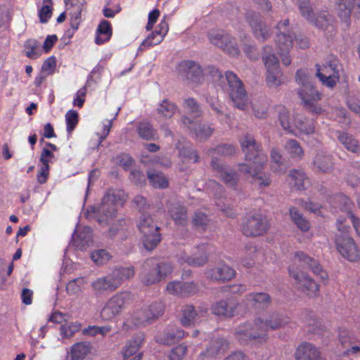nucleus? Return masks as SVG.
Masks as SVG:
<instances>
[{
  "label": "nucleus",
  "mask_w": 360,
  "mask_h": 360,
  "mask_svg": "<svg viewBox=\"0 0 360 360\" xmlns=\"http://www.w3.org/2000/svg\"><path fill=\"white\" fill-rule=\"evenodd\" d=\"M240 143L243 152L245 153V163L238 164V170L251 183L259 186H268L271 180L263 172L266 162V156L259 150V145L257 143L253 136L245 134L240 139Z\"/></svg>",
  "instance_id": "f257e3e1"
},
{
  "label": "nucleus",
  "mask_w": 360,
  "mask_h": 360,
  "mask_svg": "<svg viewBox=\"0 0 360 360\" xmlns=\"http://www.w3.org/2000/svg\"><path fill=\"white\" fill-rule=\"evenodd\" d=\"M290 319L273 311L256 318L252 324L246 323L238 327L236 335L240 341L248 340H266L269 330H278L288 324Z\"/></svg>",
  "instance_id": "f03ea898"
},
{
  "label": "nucleus",
  "mask_w": 360,
  "mask_h": 360,
  "mask_svg": "<svg viewBox=\"0 0 360 360\" xmlns=\"http://www.w3.org/2000/svg\"><path fill=\"white\" fill-rule=\"evenodd\" d=\"M295 81L298 85L297 93L305 108L315 112L321 113V108L319 101L322 98V94L314 86L311 78L305 70H298L295 75Z\"/></svg>",
  "instance_id": "7ed1b4c3"
},
{
  "label": "nucleus",
  "mask_w": 360,
  "mask_h": 360,
  "mask_svg": "<svg viewBox=\"0 0 360 360\" xmlns=\"http://www.w3.org/2000/svg\"><path fill=\"white\" fill-rule=\"evenodd\" d=\"M210 74L214 82L223 83L226 80L229 85V96L234 105L238 109L246 110L249 104L248 96L241 80L235 73L227 71L224 76L219 69L212 67L210 68Z\"/></svg>",
  "instance_id": "20e7f679"
},
{
  "label": "nucleus",
  "mask_w": 360,
  "mask_h": 360,
  "mask_svg": "<svg viewBox=\"0 0 360 360\" xmlns=\"http://www.w3.org/2000/svg\"><path fill=\"white\" fill-rule=\"evenodd\" d=\"M262 61L266 69L265 81L270 88H277L284 84L285 77L281 69L278 57L271 46L263 48Z\"/></svg>",
  "instance_id": "39448f33"
},
{
  "label": "nucleus",
  "mask_w": 360,
  "mask_h": 360,
  "mask_svg": "<svg viewBox=\"0 0 360 360\" xmlns=\"http://www.w3.org/2000/svg\"><path fill=\"white\" fill-rule=\"evenodd\" d=\"M126 198V194L122 191L112 189L108 191L98 207V223H107L109 220L114 219L118 207L123 205Z\"/></svg>",
  "instance_id": "423d86ee"
},
{
  "label": "nucleus",
  "mask_w": 360,
  "mask_h": 360,
  "mask_svg": "<svg viewBox=\"0 0 360 360\" xmlns=\"http://www.w3.org/2000/svg\"><path fill=\"white\" fill-rule=\"evenodd\" d=\"M344 220L337 221V228L340 234L336 235L335 245L340 254L349 262H356L360 257L359 250L354 240L347 233L350 227L343 224Z\"/></svg>",
  "instance_id": "0eeeda50"
},
{
  "label": "nucleus",
  "mask_w": 360,
  "mask_h": 360,
  "mask_svg": "<svg viewBox=\"0 0 360 360\" xmlns=\"http://www.w3.org/2000/svg\"><path fill=\"white\" fill-rule=\"evenodd\" d=\"M138 227L143 233V243L146 249L153 250L161 240L158 226L154 224L152 217L144 212L140 217Z\"/></svg>",
  "instance_id": "6e6552de"
},
{
  "label": "nucleus",
  "mask_w": 360,
  "mask_h": 360,
  "mask_svg": "<svg viewBox=\"0 0 360 360\" xmlns=\"http://www.w3.org/2000/svg\"><path fill=\"white\" fill-rule=\"evenodd\" d=\"M129 292H122L110 298L101 311V317L105 321H111L120 315L131 300Z\"/></svg>",
  "instance_id": "1a4fd4ad"
},
{
  "label": "nucleus",
  "mask_w": 360,
  "mask_h": 360,
  "mask_svg": "<svg viewBox=\"0 0 360 360\" xmlns=\"http://www.w3.org/2000/svg\"><path fill=\"white\" fill-rule=\"evenodd\" d=\"M289 274L294 279L297 288L304 292L310 297H317L319 292V285L314 279L308 276L305 272L299 271L294 266L289 268Z\"/></svg>",
  "instance_id": "9d476101"
},
{
  "label": "nucleus",
  "mask_w": 360,
  "mask_h": 360,
  "mask_svg": "<svg viewBox=\"0 0 360 360\" xmlns=\"http://www.w3.org/2000/svg\"><path fill=\"white\" fill-rule=\"evenodd\" d=\"M180 125L199 141L207 140L214 132V128L210 124L195 122L186 115L181 117Z\"/></svg>",
  "instance_id": "9b49d317"
},
{
  "label": "nucleus",
  "mask_w": 360,
  "mask_h": 360,
  "mask_svg": "<svg viewBox=\"0 0 360 360\" xmlns=\"http://www.w3.org/2000/svg\"><path fill=\"white\" fill-rule=\"evenodd\" d=\"M269 228L265 217L260 214L249 215L243 223L242 231L246 236H258L264 233Z\"/></svg>",
  "instance_id": "f8f14e48"
},
{
  "label": "nucleus",
  "mask_w": 360,
  "mask_h": 360,
  "mask_svg": "<svg viewBox=\"0 0 360 360\" xmlns=\"http://www.w3.org/2000/svg\"><path fill=\"white\" fill-rule=\"evenodd\" d=\"M179 77L185 81L200 84L203 81V73L200 66L192 60H184L177 66Z\"/></svg>",
  "instance_id": "ddd939ff"
},
{
  "label": "nucleus",
  "mask_w": 360,
  "mask_h": 360,
  "mask_svg": "<svg viewBox=\"0 0 360 360\" xmlns=\"http://www.w3.org/2000/svg\"><path fill=\"white\" fill-rule=\"evenodd\" d=\"M207 308L205 306L195 308L191 304L184 305L181 309L180 322L182 326L186 327L198 325L202 319L207 316Z\"/></svg>",
  "instance_id": "4468645a"
},
{
  "label": "nucleus",
  "mask_w": 360,
  "mask_h": 360,
  "mask_svg": "<svg viewBox=\"0 0 360 360\" xmlns=\"http://www.w3.org/2000/svg\"><path fill=\"white\" fill-rule=\"evenodd\" d=\"M246 20L251 27L255 37L264 41L271 36V27L262 19L261 16L252 11L248 12L245 16Z\"/></svg>",
  "instance_id": "2eb2a0df"
},
{
  "label": "nucleus",
  "mask_w": 360,
  "mask_h": 360,
  "mask_svg": "<svg viewBox=\"0 0 360 360\" xmlns=\"http://www.w3.org/2000/svg\"><path fill=\"white\" fill-rule=\"evenodd\" d=\"M294 37V32H281V34H277L276 37L278 53L281 57L282 63L285 66L291 63L290 51L293 46Z\"/></svg>",
  "instance_id": "dca6fc26"
},
{
  "label": "nucleus",
  "mask_w": 360,
  "mask_h": 360,
  "mask_svg": "<svg viewBox=\"0 0 360 360\" xmlns=\"http://www.w3.org/2000/svg\"><path fill=\"white\" fill-rule=\"evenodd\" d=\"M208 261V246L205 244L194 248L192 254L189 255L185 252L179 255V262L181 264L186 263L190 266H200L205 265Z\"/></svg>",
  "instance_id": "f3484780"
},
{
  "label": "nucleus",
  "mask_w": 360,
  "mask_h": 360,
  "mask_svg": "<svg viewBox=\"0 0 360 360\" xmlns=\"http://www.w3.org/2000/svg\"><path fill=\"white\" fill-rule=\"evenodd\" d=\"M316 76L322 84L329 88H333L340 79L337 64L335 62H330L322 66L316 65Z\"/></svg>",
  "instance_id": "a211bd4d"
},
{
  "label": "nucleus",
  "mask_w": 360,
  "mask_h": 360,
  "mask_svg": "<svg viewBox=\"0 0 360 360\" xmlns=\"http://www.w3.org/2000/svg\"><path fill=\"white\" fill-rule=\"evenodd\" d=\"M216 176L222 181L227 187L235 189L238 182V176L236 172L221 164L219 160L213 158L211 162Z\"/></svg>",
  "instance_id": "6ab92c4d"
},
{
  "label": "nucleus",
  "mask_w": 360,
  "mask_h": 360,
  "mask_svg": "<svg viewBox=\"0 0 360 360\" xmlns=\"http://www.w3.org/2000/svg\"><path fill=\"white\" fill-rule=\"evenodd\" d=\"M117 272H111L105 276L96 278L91 283V288L96 295L105 291H114L120 285V280L117 276Z\"/></svg>",
  "instance_id": "aec40b11"
},
{
  "label": "nucleus",
  "mask_w": 360,
  "mask_h": 360,
  "mask_svg": "<svg viewBox=\"0 0 360 360\" xmlns=\"http://www.w3.org/2000/svg\"><path fill=\"white\" fill-rule=\"evenodd\" d=\"M210 41L217 46L222 49L232 56H237L239 50L237 48L235 39L229 34L221 32H213L209 34Z\"/></svg>",
  "instance_id": "412c9836"
},
{
  "label": "nucleus",
  "mask_w": 360,
  "mask_h": 360,
  "mask_svg": "<svg viewBox=\"0 0 360 360\" xmlns=\"http://www.w3.org/2000/svg\"><path fill=\"white\" fill-rule=\"evenodd\" d=\"M295 264H300L303 267L309 268L315 275H317L323 281L328 278V274L322 269L320 264L313 258L305 255L302 252H297L293 257Z\"/></svg>",
  "instance_id": "4be33fe9"
},
{
  "label": "nucleus",
  "mask_w": 360,
  "mask_h": 360,
  "mask_svg": "<svg viewBox=\"0 0 360 360\" xmlns=\"http://www.w3.org/2000/svg\"><path fill=\"white\" fill-rule=\"evenodd\" d=\"M238 306V302L233 299L220 300L211 306V311L218 316L231 318L236 314Z\"/></svg>",
  "instance_id": "5701e85b"
},
{
  "label": "nucleus",
  "mask_w": 360,
  "mask_h": 360,
  "mask_svg": "<svg viewBox=\"0 0 360 360\" xmlns=\"http://www.w3.org/2000/svg\"><path fill=\"white\" fill-rule=\"evenodd\" d=\"M352 13L360 14V0H339L338 15L347 26L350 24Z\"/></svg>",
  "instance_id": "b1692460"
},
{
  "label": "nucleus",
  "mask_w": 360,
  "mask_h": 360,
  "mask_svg": "<svg viewBox=\"0 0 360 360\" xmlns=\"http://www.w3.org/2000/svg\"><path fill=\"white\" fill-rule=\"evenodd\" d=\"M229 344L223 338L213 340L207 347L206 351L200 356V360H210L212 358L220 357L228 349Z\"/></svg>",
  "instance_id": "393cba45"
},
{
  "label": "nucleus",
  "mask_w": 360,
  "mask_h": 360,
  "mask_svg": "<svg viewBox=\"0 0 360 360\" xmlns=\"http://www.w3.org/2000/svg\"><path fill=\"white\" fill-rule=\"evenodd\" d=\"M295 355L297 360H326L319 349L309 342L299 345Z\"/></svg>",
  "instance_id": "a878e982"
},
{
  "label": "nucleus",
  "mask_w": 360,
  "mask_h": 360,
  "mask_svg": "<svg viewBox=\"0 0 360 360\" xmlns=\"http://www.w3.org/2000/svg\"><path fill=\"white\" fill-rule=\"evenodd\" d=\"M168 30V24L165 20H162L158 28L141 43L139 50H142L143 47H150L159 44L163 40Z\"/></svg>",
  "instance_id": "bb28decb"
},
{
  "label": "nucleus",
  "mask_w": 360,
  "mask_h": 360,
  "mask_svg": "<svg viewBox=\"0 0 360 360\" xmlns=\"http://www.w3.org/2000/svg\"><path fill=\"white\" fill-rule=\"evenodd\" d=\"M271 302V297L266 292H252L245 297V304L255 309H266Z\"/></svg>",
  "instance_id": "cd10ccee"
},
{
  "label": "nucleus",
  "mask_w": 360,
  "mask_h": 360,
  "mask_svg": "<svg viewBox=\"0 0 360 360\" xmlns=\"http://www.w3.org/2000/svg\"><path fill=\"white\" fill-rule=\"evenodd\" d=\"M143 340L144 335L139 333L134 335L131 340L127 342L122 352L123 358L127 360L134 356L136 354H142L139 352V349Z\"/></svg>",
  "instance_id": "c85d7f7f"
},
{
  "label": "nucleus",
  "mask_w": 360,
  "mask_h": 360,
  "mask_svg": "<svg viewBox=\"0 0 360 360\" xmlns=\"http://www.w3.org/2000/svg\"><path fill=\"white\" fill-rule=\"evenodd\" d=\"M67 11L70 16V26L74 30H77L81 22V12L82 4L78 0H65Z\"/></svg>",
  "instance_id": "c756f323"
},
{
  "label": "nucleus",
  "mask_w": 360,
  "mask_h": 360,
  "mask_svg": "<svg viewBox=\"0 0 360 360\" xmlns=\"http://www.w3.org/2000/svg\"><path fill=\"white\" fill-rule=\"evenodd\" d=\"M288 182L296 190H303L309 185V179L302 170L292 169L288 175Z\"/></svg>",
  "instance_id": "7c9ffc66"
},
{
  "label": "nucleus",
  "mask_w": 360,
  "mask_h": 360,
  "mask_svg": "<svg viewBox=\"0 0 360 360\" xmlns=\"http://www.w3.org/2000/svg\"><path fill=\"white\" fill-rule=\"evenodd\" d=\"M185 336V332L180 328H172L159 335L157 342L162 345H169L181 340Z\"/></svg>",
  "instance_id": "2f4dec72"
},
{
  "label": "nucleus",
  "mask_w": 360,
  "mask_h": 360,
  "mask_svg": "<svg viewBox=\"0 0 360 360\" xmlns=\"http://www.w3.org/2000/svg\"><path fill=\"white\" fill-rule=\"evenodd\" d=\"M207 274L213 280L225 281L234 277L235 271L229 266L222 264L211 269Z\"/></svg>",
  "instance_id": "473e14b6"
},
{
  "label": "nucleus",
  "mask_w": 360,
  "mask_h": 360,
  "mask_svg": "<svg viewBox=\"0 0 360 360\" xmlns=\"http://www.w3.org/2000/svg\"><path fill=\"white\" fill-rule=\"evenodd\" d=\"M91 345L88 342H77L72 345L67 360H83L90 352Z\"/></svg>",
  "instance_id": "72a5a7b5"
},
{
  "label": "nucleus",
  "mask_w": 360,
  "mask_h": 360,
  "mask_svg": "<svg viewBox=\"0 0 360 360\" xmlns=\"http://www.w3.org/2000/svg\"><path fill=\"white\" fill-rule=\"evenodd\" d=\"M170 216L178 225H185L188 221L187 211L179 203H172L169 207Z\"/></svg>",
  "instance_id": "f704fd0d"
},
{
  "label": "nucleus",
  "mask_w": 360,
  "mask_h": 360,
  "mask_svg": "<svg viewBox=\"0 0 360 360\" xmlns=\"http://www.w3.org/2000/svg\"><path fill=\"white\" fill-rule=\"evenodd\" d=\"M129 321L136 327L146 326L152 324L144 307L136 309L131 315Z\"/></svg>",
  "instance_id": "c9c22d12"
},
{
  "label": "nucleus",
  "mask_w": 360,
  "mask_h": 360,
  "mask_svg": "<svg viewBox=\"0 0 360 360\" xmlns=\"http://www.w3.org/2000/svg\"><path fill=\"white\" fill-rule=\"evenodd\" d=\"M337 138L340 143L345 148L352 153H358L360 151V145L358 141L352 135L344 131H338Z\"/></svg>",
  "instance_id": "e433bc0d"
},
{
  "label": "nucleus",
  "mask_w": 360,
  "mask_h": 360,
  "mask_svg": "<svg viewBox=\"0 0 360 360\" xmlns=\"http://www.w3.org/2000/svg\"><path fill=\"white\" fill-rule=\"evenodd\" d=\"M314 165L319 172H329L333 167L332 157L323 153H318L314 160Z\"/></svg>",
  "instance_id": "4c0bfd02"
},
{
  "label": "nucleus",
  "mask_w": 360,
  "mask_h": 360,
  "mask_svg": "<svg viewBox=\"0 0 360 360\" xmlns=\"http://www.w3.org/2000/svg\"><path fill=\"white\" fill-rule=\"evenodd\" d=\"M142 282L146 285L155 284L162 281L158 270L155 269L154 266H149L146 267V262L142 267Z\"/></svg>",
  "instance_id": "58836bf2"
},
{
  "label": "nucleus",
  "mask_w": 360,
  "mask_h": 360,
  "mask_svg": "<svg viewBox=\"0 0 360 360\" xmlns=\"http://www.w3.org/2000/svg\"><path fill=\"white\" fill-rule=\"evenodd\" d=\"M148 265H152L155 267L162 280L165 279L173 271L171 263L168 262H158L153 258L148 259L146 261V267H148Z\"/></svg>",
  "instance_id": "ea45409f"
},
{
  "label": "nucleus",
  "mask_w": 360,
  "mask_h": 360,
  "mask_svg": "<svg viewBox=\"0 0 360 360\" xmlns=\"http://www.w3.org/2000/svg\"><path fill=\"white\" fill-rule=\"evenodd\" d=\"M291 220L302 231L307 232L309 230L310 222L303 217L296 207H291L289 210Z\"/></svg>",
  "instance_id": "a19ab883"
},
{
  "label": "nucleus",
  "mask_w": 360,
  "mask_h": 360,
  "mask_svg": "<svg viewBox=\"0 0 360 360\" xmlns=\"http://www.w3.org/2000/svg\"><path fill=\"white\" fill-rule=\"evenodd\" d=\"M293 124L294 131L297 129L302 134H312L314 130L313 122L301 115H296Z\"/></svg>",
  "instance_id": "79ce46f5"
},
{
  "label": "nucleus",
  "mask_w": 360,
  "mask_h": 360,
  "mask_svg": "<svg viewBox=\"0 0 360 360\" xmlns=\"http://www.w3.org/2000/svg\"><path fill=\"white\" fill-rule=\"evenodd\" d=\"M143 307L148 314L152 323L157 321L164 314L165 306L160 301L153 302L150 304L143 305Z\"/></svg>",
  "instance_id": "37998d69"
},
{
  "label": "nucleus",
  "mask_w": 360,
  "mask_h": 360,
  "mask_svg": "<svg viewBox=\"0 0 360 360\" xmlns=\"http://www.w3.org/2000/svg\"><path fill=\"white\" fill-rule=\"evenodd\" d=\"M98 36L95 41L97 44H102L108 41L112 35V28L110 24L107 20H103L99 24L97 29Z\"/></svg>",
  "instance_id": "c03bdc74"
},
{
  "label": "nucleus",
  "mask_w": 360,
  "mask_h": 360,
  "mask_svg": "<svg viewBox=\"0 0 360 360\" xmlns=\"http://www.w3.org/2000/svg\"><path fill=\"white\" fill-rule=\"evenodd\" d=\"M278 113V120L283 129L289 133H294L293 122L296 115L291 117L288 110L283 107L279 108Z\"/></svg>",
  "instance_id": "a18cd8bd"
},
{
  "label": "nucleus",
  "mask_w": 360,
  "mask_h": 360,
  "mask_svg": "<svg viewBox=\"0 0 360 360\" xmlns=\"http://www.w3.org/2000/svg\"><path fill=\"white\" fill-rule=\"evenodd\" d=\"M284 148L288 154L292 158L300 160L303 155L304 150L300 143L294 139H289L286 141Z\"/></svg>",
  "instance_id": "49530a36"
},
{
  "label": "nucleus",
  "mask_w": 360,
  "mask_h": 360,
  "mask_svg": "<svg viewBox=\"0 0 360 360\" xmlns=\"http://www.w3.org/2000/svg\"><path fill=\"white\" fill-rule=\"evenodd\" d=\"M271 169L274 172L279 174L285 172L286 167L283 163V157L280 152L276 149H272L271 152Z\"/></svg>",
  "instance_id": "de8ad7c7"
},
{
  "label": "nucleus",
  "mask_w": 360,
  "mask_h": 360,
  "mask_svg": "<svg viewBox=\"0 0 360 360\" xmlns=\"http://www.w3.org/2000/svg\"><path fill=\"white\" fill-rule=\"evenodd\" d=\"M177 110V106L168 99L163 100L158 105L157 111L158 115L164 118H171Z\"/></svg>",
  "instance_id": "09e8293b"
},
{
  "label": "nucleus",
  "mask_w": 360,
  "mask_h": 360,
  "mask_svg": "<svg viewBox=\"0 0 360 360\" xmlns=\"http://www.w3.org/2000/svg\"><path fill=\"white\" fill-rule=\"evenodd\" d=\"M91 237L92 234L91 228L89 226H84L74 235L73 240L77 246L83 247L89 245V243L91 240Z\"/></svg>",
  "instance_id": "8fccbe9b"
},
{
  "label": "nucleus",
  "mask_w": 360,
  "mask_h": 360,
  "mask_svg": "<svg viewBox=\"0 0 360 360\" xmlns=\"http://www.w3.org/2000/svg\"><path fill=\"white\" fill-rule=\"evenodd\" d=\"M184 108L186 113L193 118L199 117L202 114V110L198 103L193 98H186L184 101Z\"/></svg>",
  "instance_id": "3c124183"
},
{
  "label": "nucleus",
  "mask_w": 360,
  "mask_h": 360,
  "mask_svg": "<svg viewBox=\"0 0 360 360\" xmlns=\"http://www.w3.org/2000/svg\"><path fill=\"white\" fill-rule=\"evenodd\" d=\"M148 178L151 185L156 188H165L168 186L166 177L161 172L148 171Z\"/></svg>",
  "instance_id": "603ef678"
},
{
  "label": "nucleus",
  "mask_w": 360,
  "mask_h": 360,
  "mask_svg": "<svg viewBox=\"0 0 360 360\" xmlns=\"http://www.w3.org/2000/svg\"><path fill=\"white\" fill-rule=\"evenodd\" d=\"M82 328V324L78 321L67 322L60 327V335L63 338L72 337Z\"/></svg>",
  "instance_id": "864d4df0"
},
{
  "label": "nucleus",
  "mask_w": 360,
  "mask_h": 360,
  "mask_svg": "<svg viewBox=\"0 0 360 360\" xmlns=\"http://www.w3.org/2000/svg\"><path fill=\"white\" fill-rule=\"evenodd\" d=\"M137 132L141 138L146 140L155 139L156 136L155 130L150 123L146 122L139 124Z\"/></svg>",
  "instance_id": "5fc2aeb1"
},
{
  "label": "nucleus",
  "mask_w": 360,
  "mask_h": 360,
  "mask_svg": "<svg viewBox=\"0 0 360 360\" xmlns=\"http://www.w3.org/2000/svg\"><path fill=\"white\" fill-rule=\"evenodd\" d=\"M332 22L333 17L327 11L318 13L315 18L311 20V22H312L315 26L323 30L327 29L330 26Z\"/></svg>",
  "instance_id": "6e6d98bb"
},
{
  "label": "nucleus",
  "mask_w": 360,
  "mask_h": 360,
  "mask_svg": "<svg viewBox=\"0 0 360 360\" xmlns=\"http://www.w3.org/2000/svg\"><path fill=\"white\" fill-rule=\"evenodd\" d=\"M25 56L32 59L37 58L40 54V50H38V43L35 40L29 39L25 44Z\"/></svg>",
  "instance_id": "4d7b16f0"
},
{
  "label": "nucleus",
  "mask_w": 360,
  "mask_h": 360,
  "mask_svg": "<svg viewBox=\"0 0 360 360\" xmlns=\"http://www.w3.org/2000/svg\"><path fill=\"white\" fill-rule=\"evenodd\" d=\"M91 258L95 264L102 265L110 259L111 255L105 250L101 249L94 251L91 254Z\"/></svg>",
  "instance_id": "13d9d810"
},
{
  "label": "nucleus",
  "mask_w": 360,
  "mask_h": 360,
  "mask_svg": "<svg viewBox=\"0 0 360 360\" xmlns=\"http://www.w3.org/2000/svg\"><path fill=\"white\" fill-rule=\"evenodd\" d=\"M44 5L41 8L39 11V16L40 21L43 23L46 22L52 15V1L43 0Z\"/></svg>",
  "instance_id": "bf43d9fd"
},
{
  "label": "nucleus",
  "mask_w": 360,
  "mask_h": 360,
  "mask_svg": "<svg viewBox=\"0 0 360 360\" xmlns=\"http://www.w3.org/2000/svg\"><path fill=\"white\" fill-rule=\"evenodd\" d=\"M257 250L256 248L252 245L245 247L246 257L243 259L242 264L247 268L251 267L254 264V258L256 256Z\"/></svg>",
  "instance_id": "052dcab7"
},
{
  "label": "nucleus",
  "mask_w": 360,
  "mask_h": 360,
  "mask_svg": "<svg viewBox=\"0 0 360 360\" xmlns=\"http://www.w3.org/2000/svg\"><path fill=\"white\" fill-rule=\"evenodd\" d=\"M112 272L117 273L116 277L120 280V285L124 280L131 278L134 276V269L132 266L117 268Z\"/></svg>",
  "instance_id": "680f3d73"
},
{
  "label": "nucleus",
  "mask_w": 360,
  "mask_h": 360,
  "mask_svg": "<svg viewBox=\"0 0 360 360\" xmlns=\"http://www.w3.org/2000/svg\"><path fill=\"white\" fill-rule=\"evenodd\" d=\"M187 350L188 347L184 343L179 344L171 350L169 358L170 360H182Z\"/></svg>",
  "instance_id": "e2e57ef3"
},
{
  "label": "nucleus",
  "mask_w": 360,
  "mask_h": 360,
  "mask_svg": "<svg viewBox=\"0 0 360 360\" xmlns=\"http://www.w3.org/2000/svg\"><path fill=\"white\" fill-rule=\"evenodd\" d=\"M84 282L82 278H77L70 281L66 286V290L69 295H76L82 290Z\"/></svg>",
  "instance_id": "0e129e2a"
},
{
  "label": "nucleus",
  "mask_w": 360,
  "mask_h": 360,
  "mask_svg": "<svg viewBox=\"0 0 360 360\" xmlns=\"http://www.w3.org/2000/svg\"><path fill=\"white\" fill-rule=\"evenodd\" d=\"M193 224L198 229H205L210 222L207 216L200 212H197L193 217Z\"/></svg>",
  "instance_id": "69168bd1"
},
{
  "label": "nucleus",
  "mask_w": 360,
  "mask_h": 360,
  "mask_svg": "<svg viewBox=\"0 0 360 360\" xmlns=\"http://www.w3.org/2000/svg\"><path fill=\"white\" fill-rule=\"evenodd\" d=\"M67 131L71 133L78 123V114L75 110H70L65 115Z\"/></svg>",
  "instance_id": "338daca9"
},
{
  "label": "nucleus",
  "mask_w": 360,
  "mask_h": 360,
  "mask_svg": "<svg viewBox=\"0 0 360 360\" xmlns=\"http://www.w3.org/2000/svg\"><path fill=\"white\" fill-rule=\"evenodd\" d=\"M181 296H189L196 293L198 290L197 285L193 282H181Z\"/></svg>",
  "instance_id": "774afa93"
}]
</instances>
